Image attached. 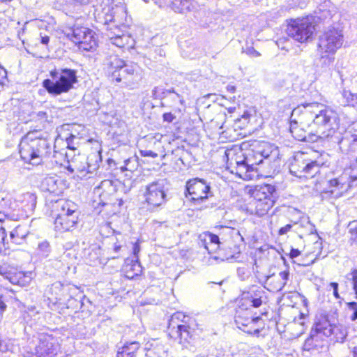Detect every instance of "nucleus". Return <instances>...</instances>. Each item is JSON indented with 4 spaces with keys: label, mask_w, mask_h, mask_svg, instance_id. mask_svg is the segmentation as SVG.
<instances>
[{
    "label": "nucleus",
    "mask_w": 357,
    "mask_h": 357,
    "mask_svg": "<svg viewBox=\"0 0 357 357\" xmlns=\"http://www.w3.org/2000/svg\"><path fill=\"white\" fill-rule=\"evenodd\" d=\"M337 114L326 105L317 102H305L291 112L289 130L298 141H308L310 135L322 140L340 142Z\"/></svg>",
    "instance_id": "obj_1"
},
{
    "label": "nucleus",
    "mask_w": 357,
    "mask_h": 357,
    "mask_svg": "<svg viewBox=\"0 0 357 357\" xmlns=\"http://www.w3.org/2000/svg\"><path fill=\"white\" fill-rule=\"evenodd\" d=\"M21 158L33 165H40L51 154V146L45 139H33L30 135L23 137L19 144Z\"/></svg>",
    "instance_id": "obj_2"
},
{
    "label": "nucleus",
    "mask_w": 357,
    "mask_h": 357,
    "mask_svg": "<svg viewBox=\"0 0 357 357\" xmlns=\"http://www.w3.org/2000/svg\"><path fill=\"white\" fill-rule=\"evenodd\" d=\"M196 321L181 312L173 314L169 319L167 331L169 335L178 340L181 344L189 343L196 334Z\"/></svg>",
    "instance_id": "obj_3"
},
{
    "label": "nucleus",
    "mask_w": 357,
    "mask_h": 357,
    "mask_svg": "<svg viewBox=\"0 0 357 357\" xmlns=\"http://www.w3.org/2000/svg\"><path fill=\"white\" fill-rule=\"evenodd\" d=\"M50 74L52 79H45L43 85L49 93L54 96L68 92L77 82L75 70L58 68L51 70Z\"/></svg>",
    "instance_id": "obj_4"
},
{
    "label": "nucleus",
    "mask_w": 357,
    "mask_h": 357,
    "mask_svg": "<svg viewBox=\"0 0 357 357\" xmlns=\"http://www.w3.org/2000/svg\"><path fill=\"white\" fill-rule=\"evenodd\" d=\"M275 186L271 184L257 185L253 190V200L250 204L251 213L258 216L266 215L275 204Z\"/></svg>",
    "instance_id": "obj_5"
},
{
    "label": "nucleus",
    "mask_w": 357,
    "mask_h": 357,
    "mask_svg": "<svg viewBox=\"0 0 357 357\" xmlns=\"http://www.w3.org/2000/svg\"><path fill=\"white\" fill-rule=\"evenodd\" d=\"M100 4L95 6L94 15L98 21L104 24L114 22V25L125 27L127 23V10L122 5H109V0H100Z\"/></svg>",
    "instance_id": "obj_6"
},
{
    "label": "nucleus",
    "mask_w": 357,
    "mask_h": 357,
    "mask_svg": "<svg viewBox=\"0 0 357 357\" xmlns=\"http://www.w3.org/2000/svg\"><path fill=\"white\" fill-rule=\"evenodd\" d=\"M137 64H128L117 56L111 57L109 63V71L111 77L117 82H123L127 86L137 84L139 75Z\"/></svg>",
    "instance_id": "obj_7"
},
{
    "label": "nucleus",
    "mask_w": 357,
    "mask_h": 357,
    "mask_svg": "<svg viewBox=\"0 0 357 357\" xmlns=\"http://www.w3.org/2000/svg\"><path fill=\"white\" fill-rule=\"evenodd\" d=\"M344 42L343 29L340 25L328 26L319 37L318 51L335 54Z\"/></svg>",
    "instance_id": "obj_8"
},
{
    "label": "nucleus",
    "mask_w": 357,
    "mask_h": 357,
    "mask_svg": "<svg viewBox=\"0 0 357 357\" xmlns=\"http://www.w3.org/2000/svg\"><path fill=\"white\" fill-rule=\"evenodd\" d=\"M235 323L243 332L258 336L264 327L263 320L259 317H253L250 308L239 307L236 309Z\"/></svg>",
    "instance_id": "obj_9"
},
{
    "label": "nucleus",
    "mask_w": 357,
    "mask_h": 357,
    "mask_svg": "<svg viewBox=\"0 0 357 357\" xmlns=\"http://www.w3.org/2000/svg\"><path fill=\"white\" fill-rule=\"evenodd\" d=\"M33 350L27 351L24 357H55L60 349L57 339L52 335L40 334Z\"/></svg>",
    "instance_id": "obj_10"
},
{
    "label": "nucleus",
    "mask_w": 357,
    "mask_h": 357,
    "mask_svg": "<svg viewBox=\"0 0 357 357\" xmlns=\"http://www.w3.org/2000/svg\"><path fill=\"white\" fill-rule=\"evenodd\" d=\"M167 183L165 179H158L146 185L144 197L149 209L155 210L166 202Z\"/></svg>",
    "instance_id": "obj_11"
},
{
    "label": "nucleus",
    "mask_w": 357,
    "mask_h": 357,
    "mask_svg": "<svg viewBox=\"0 0 357 357\" xmlns=\"http://www.w3.org/2000/svg\"><path fill=\"white\" fill-rule=\"evenodd\" d=\"M328 183V192L334 197H339L357 186V174L353 171H344L338 177L329 180Z\"/></svg>",
    "instance_id": "obj_12"
},
{
    "label": "nucleus",
    "mask_w": 357,
    "mask_h": 357,
    "mask_svg": "<svg viewBox=\"0 0 357 357\" xmlns=\"http://www.w3.org/2000/svg\"><path fill=\"white\" fill-rule=\"evenodd\" d=\"M315 31L314 25L309 17L297 19L287 28V34L300 43L307 42Z\"/></svg>",
    "instance_id": "obj_13"
},
{
    "label": "nucleus",
    "mask_w": 357,
    "mask_h": 357,
    "mask_svg": "<svg viewBox=\"0 0 357 357\" xmlns=\"http://www.w3.org/2000/svg\"><path fill=\"white\" fill-rule=\"evenodd\" d=\"M210 189V185L205 181L196 178L187 182L185 196L195 204H199L208 199Z\"/></svg>",
    "instance_id": "obj_14"
},
{
    "label": "nucleus",
    "mask_w": 357,
    "mask_h": 357,
    "mask_svg": "<svg viewBox=\"0 0 357 357\" xmlns=\"http://www.w3.org/2000/svg\"><path fill=\"white\" fill-rule=\"evenodd\" d=\"M290 172L299 178H310L319 172V166L316 161L305 160L297 156L291 163Z\"/></svg>",
    "instance_id": "obj_15"
},
{
    "label": "nucleus",
    "mask_w": 357,
    "mask_h": 357,
    "mask_svg": "<svg viewBox=\"0 0 357 357\" xmlns=\"http://www.w3.org/2000/svg\"><path fill=\"white\" fill-rule=\"evenodd\" d=\"M77 253L75 249L66 248L65 251L59 256L51 259L52 265L56 269L63 272L70 270V266L75 263Z\"/></svg>",
    "instance_id": "obj_16"
},
{
    "label": "nucleus",
    "mask_w": 357,
    "mask_h": 357,
    "mask_svg": "<svg viewBox=\"0 0 357 357\" xmlns=\"http://www.w3.org/2000/svg\"><path fill=\"white\" fill-rule=\"evenodd\" d=\"M265 292L261 288L252 289L248 292L243 293L239 307L245 308L259 307L261 305Z\"/></svg>",
    "instance_id": "obj_17"
},
{
    "label": "nucleus",
    "mask_w": 357,
    "mask_h": 357,
    "mask_svg": "<svg viewBox=\"0 0 357 357\" xmlns=\"http://www.w3.org/2000/svg\"><path fill=\"white\" fill-rule=\"evenodd\" d=\"M289 278V271L285 270L278 274H273L266 278L268 289L271 291H280L287 284Z\"/></svg>",
    "instance_id": "obj_18"
},
{
    "label": "nucleus",
    "mask_w": 357,
    "mask_h": 357,
    "mask_svg": "<svg viewBox=\"0 0 357 357\" xmlns=\"http://www.w3.org/2000/svg\"><path fill=\"white\" fill-rule=\"evenodd\" d=\"M236 166L231 169V172L235 174L239 178L244 180H251L257 176L253 170V163H249L246 158L241 160H236Z\"/></svg>",
    "instance_id": "obj_19"
},
{
    "label": "nucleus",
    "mask_w": 357,
    "mask_h": 357,
    "mask_svg": "<svg viewBox=\"0 0 357 357\" xmlns=\"http://www.w3.org/2000/svg\"><path fill=\"white\" fill-rule=\"evenodd\" d=\"M62 181L56 176H47L40 183V188L44 192L59 195L62 191Z\"/></svg>",
    "instance_id": "obj_20"
},
{
    "label": "nucleus",
    "mask_w": 357,
    "mask_h": 357,
    "mask_svg": "<svg viewBox=\"0 0 357 357\" xmlns=\"http://www.w3.org/2000/svg\"><path fill=\"white\" fill-rule=\"evenodd\" d=\"M199 245L204 247L209 253L218 248L220 243L218 235L206 231L199 235Z\"/></svg>",
    "instance_id": "obj_21"
},
{
    "label": "nucleus",
    "mask_w": 357,
    "mask_h": 357,
    "mask_svg": "<svg viewBox=\"0 0 357 357\" xmlns=\"http://www.w3.org/2000/svg\"><path fill=\"white\" fill-rule=\"evenodd\" d=\"M313 333L318 337L319 335H323L326 337H331L332 331V324L325 316H321L317 319L314 324V327L312 330Z\"/></svg>",
    "instance_id": "obj_22"
},
{
    "label": "nucleus",
    "mask_w": 357,
    "mask_h": 357,
    "mask_svg": "<svg viewBox=\"0 0 357 357\" xmlns=\"http://www.w3.org/2000/svg\"><path fill=\"white\" fill-rule=\"evenodd\" d=\"M64 214H58L55 219V227L61 231L70 230L77 222V215L65 216Z\"/></svg>",
    "instance_id": "obj_23"
},
{
    "label": "nucleus",
    "mask_w": 357,
    "mask_h": 357,
    "mask_svg": "<svg viewBox=\"0 0 357 357\" xmlns=\"http://www.w3.org/2000/svg\"><path fill=\"white\" fill-rule=\"evenodd\" d=\"M151 348H149L146 353V356L153 357H169V346L161 342L154 340L151 344Z\"/></svg>",
    "instance_id": "obj_24"
},
{
    "label": "nucleus",
    "mask_w": 357,
    "mask_h": 357,
    "mask_svg": "<svg viewBox=\"0 0 357 357\" xmlns=\"http://www.w3.org/2000/svg\"><path fill=\"white\" fill-rule=\"evenodd\" d=\"M57 207L60 208L59 214H64L65 216H78L77 205L70 200H59L56 202Z\"/></svg>",
    "instance_id": "obj_25"
},
{
    "label": "nucleus",
    "mask_w": 357,
    "mask_h": 357,
    "mask_svg": "<svg viewBox=\"0 0 357 357\" xmlns=\"http://www.w3.org/2000/svg\"><path fill=\"white\" fill-rule=\"evenodd\" d=\"M89 29L84 26H74L66 31V36L75 44L80 43Z\"/></svg>",
    "instance_id": "obj_26"
},
{
    "label": "nucleus",
    "mask_w": 357,
    "mask_h": 357,
    "mask_svg": "<svg viewBox=\"0 0 357 357\" xmlns=\"http://www.w3.org/2000/svg\"><path fill=\"white\" fill-rule=\"evenodd\" d=\"M138 342H132L124 345L117 353V357H137V352L139 349Z\"/></svg>",
    "instance_id": "obj_27"
},
{
    "label": "nucleus",
    "mask_w": 357,
    "mask_h": 357,
    "mask_svg": "<svg viewBox=\"0 0 357 357\" xmlns=\"http://www.w3.org/2000/svg\"><path fill=\"white\" fill-rule=\"evenodd\" d=\"M83 38L80 43H78L81 48L90 51L96 47V40L94 38L93 32L91 29H89L88 32H86Z\"/></svg>",
    "instance_id": "obj_28"
},
{
    "label": "nucleus",
    "mask_w": 357,
    "mask_h": 357,
    "mask_svg": "<svg viewBox=\"0 0 357 357\" xmlns=\"http://www.w3.org/2000/svg\"><path fill=\"white\" fill-rule=\"evenodd\" d=\"M28 234V231L23 226H17L10 232V238L16 244H21Z\"/></svg>",
    "instance_id": "obj_29"
},
{
    "label": "nucleus",
    "mask_w": 357,
    "mask_h": 357,
    "mask_svg": "<svg viewBox=\"0 0 357 357\" xmlns=\"http://www.w3.org/2000/svg\"><path fill=\"white\" fill-rule=\"evenodd\" d=\"M331 336L336 342H343L347 335V331L345 326L342 324L332 325Z\"/></svg>",
    "instance_id": "obj_30"
},
{
    "label": "nucleus",
    "mask_w": 357,
    "mask_h": 357,
    "mask_svg": "<svg viewBox=\"0 0 357 357\" xmlns=\"http://www.w3.org/2000/svg\"><path fill=\"white\" fill-rule=\"evenodd\" d=\"M190 0H171L170 8L177 13H183L189 10Z\"/></svg>",
    "instance_id": "obj_31"
},
{
    "label": "nucleus",
    "mask_w": 357,
    "mask_h": 357,
    "mask_svg": "<svg viewBox=\"0 0 357 357\" xmlns=\"http://www.w3.org/2000/svg\"><path fill=\"white\" fill-rule=\"evenodd\" d=\"M138 157L137 155H133L125 160L124 165L121 167V170L122 172L130 171L132 172L138 168Z\"/></svg>",
    "instance_id": "obj_32"
},
{
    "label": "nucleus",
    "mask_w": 357,
    "mask_h": 357,
    "mask_svg": "<svg viewBox=\"0 0 357 357\" xmlns=\"http://www.w3.org/2000/svg\"><path fill=\"white\" fill-rule=\"evenodd\" d=\"M51 251V245L50 243L46 240L40 242L36 248L37 255L43 258L48 257Z\"/></svg>",
    "instance_id": "obj_33"
},
{
    "label": "nucleus",
    "mask_w": 357,
    "mask_h": 357,
    "mask_svg": "<svg viewBox=\"0 0 357 357\" xmlns=\"http://www.w3.org/2000/svg\"><path fill=\"white\" fill-rule=\"evenodd\" d=\"M249 163H253V170L257 172V169L256 166L263 162L262 155L258 153L257 151H252L248 156L245 157Z\"/></svg>",
    "instance_id": "obj_34"
},
{
    "label": "nucleus",
    "mask_w": 357,
    "mask_h": 357,
    "mask_svg": "<svg viewBox=\"0 0 357 357\" xmlns=\"http://www.w3.org/2000/svg\"><path fill=\"white\" fill-rule=\"evenodd\" d=\"M109 40L112 45L119 48H123L130 43L131 38L129 35H121V37H114V39H110Z\"/></svg>",
    "instance_id": "obj_35"
},
{
    "label": "nucleus",
    "mask_w": 357,
    "mask_h": 357,
    "mask_svg": "<svg viewBox=\"0 0 357 357\" xmlns=\"http://www.w3.org/2000/svg\"><path fill=\"white\" fill-rule=\"evenodd\" d=\"M121 25H113L112 26L108 28L107 29L106 36L108 37L109 40L114 39V37H121V35H126L123 32V31L120 29Z\"/></svg>",
    "instance_id": "obj_36"
},
{
    "label": "nucleus",
    "mask_w": 357,
    "mask_h": 357,
    "mask_svg": "<svg viewBox=\"0 0 357 357\" xmlns=\"http://www.w3.org/2000/svg\"><path fill=\"white\" fill-rule=\"evenodd\" d=\"M342 96L347 105L357 108V93H353L349 91H344Z\"/></svg>",
    "instance_id": "obj_37"
},
{
    "label": "nucleus",
    "mask_w": 357,
    "mask_h": 357,
    "mask_svg": "<svg viewBox=\"0 0 357 357\" xmlns=\"http://www.w3.org/2000/svg\"><path fill=\"white\" fill-rule=\"evenodd\" d=\"M320 54V62L321 63L322 66L324 67H329L331 65H333L335 57L334 54H329L326 53H321Z\"/></svg>",
    "instance_id": "obj_38"
},
{
    "label": "nucleus",
    "mask_w": 357,
    "mask_h": 357,
    "mask_svg": "<svg viewBox=\"0 0 357 357\" xmlns=\"http://www.w3.org/2000/svg\"><path fill=\"white\" fill-rule=\"evenodd\" d=\"M348 232L349 240L352 242H357V220L351 221L348 225Z\"/></svg>",
    "instance_id": "obj_39"
},
{
    "label": "nucleus",
    "mask_w": 357,
    "mask_h": 357,
    "mask_svg": "<svg viewBox=\"0 0 357 357\" xmlns=\"http://www.w3.org/2000/svg\"><path fill=\"white\" fill-rule=\"evenodd\" d=\"M317 337H318L313 333V331H311L310 337L307 338L304 343V349L309 351L316 347L314 344V340Z\"/></svg>",
    "instance_id": "obj_40"
},
{
    "label": "nucleus",
    "mask_w": 357,
    "mask_h": 357,
    "mask_svg": "<svg viewBox=\"0 0 357 357\" xmlns=\"http://www.w3.org/2000/svg\"><path fill=\"white\" fill-rule=\"evenodd\" d=\"M130 268L133 270L135 273L131 274L128 271H126V276L130 278H132L135 275H138L142 271L141 266L137 262L135 263Z\"/></svg>",
    "instance_id": "obj_41"
},
{
    "label": "nucleus",
    "mask_w": 357,
    "mask_h": 357,
    "mask_svg": "<svg viewBox=\"0 0 357 357\" xmlns=\"http://www.w3.org/2000/svg\"><path fill=\"white\" fill-rule=\"evenodd\" d=\"M264 146L266 147L267 149H262L257 151L258 153L262 155L263 160L264 159H268V157L270 156V154L271 153V151L270 150L271 146L268 144H264Z\"/></svg>",
    "instance_id": "obj_42"
},
{
    "label": "nucleus",
    "mask_w": 357,
    "mask_h": 357,
    "mask_svg": "<svg viewBox=\"0 0 357 357\" xmlns=\"http://www.w3.org/2000/svg\"><path fill=\"white\" fill-rule=\"evenodd\" d=\"M6 238V227L3 225H0V250L3 248L5 245V241Z\"/></svg>",
    "instance_id": "obj_43"
},
{
    "label": "nucleus",
    "mask_w": 357,
    "mask_h": 357,
    "mask_svg": "<svg viewBox=\"0 0 357 357\" xmlns=\"http://www.w3.org/2000/svg\"><path fill=\"white\" fill-rule=\"evenodd\" d=\"M350 310H353V314L351 316L352 321L357 319V303L356 302H350L348 303Z\"/></svg>",
    "instance_id": "obj_44"
},
{
    "label": "nucleus",
    "mask_w": 357,
    "mask_h": 357,
    "mask_svg": "<svg viewBox=\"0 0 357 357\" xmlns=\"http://www.w3.org/2000/svg\"><path fill=\"white\" fill-rule=\"evenodd\" d=\"M351 275L352 276L353 289L356 294V298H357V270H354Z\"/></svg>",
    "instance_id": "obj_45"
},
{
    "label": "nucleus",
    "mask_w": 357,
    "mask_h": 357,
    "mask_svg": "<svg viewBox=\"0 0 357 357\" xmlns=\"http://www.w3.org/2000/svg\"><path fill=\"white\" fill-rule=\"evenodd\" d=\"M245 52L248 55L252 57H258L261 55L260 53L256 50H255L253 47H248L246 49Z\"/></svg>",
    "instance_id": "obj_46"
},
{
    "label": "nucleus",
    "mask_w": 357,
    "mask_h": 357,
    "mask_svg": "<svg viewBox=\"0 0 357 357\" xmlns=\"http://www.w3.org/2000/svg\"><path fill=\"white\" fill-rule=\"evenodd\" d=\"M24 198L31 202V208L33 209L36 204V197L31 193H26L24 195Z\"/></svg>",
    "instance_id": "obj_47"
},
{
    "label": "nucleus",
    "mask_w": 357,
    "mask_h": 357,
    "mask_svg": "<svg viewBox=\"0 0 357 357\" xmlns=\"http://www.w3.org/2000/svg\"><path fill=\"white\" fill-rule=\"evenodd\" d=\"M140 153L141 155L144 157H151L153 158L158 157V154L150 150H142L140 151Z\"/></svg>",
    "instance_id": "obj_48"
},
{
    "label": "nucleus",
    "mask_w": 357,
    "mask_h": 357,
    "mask_svg": "<svg viewBox=\"0 0 357 357\" xmlns=\"http://www.w3.org/2000/svg\"><path fill=\"white\" fill-rule=\"evenodd\" d=\"M291 228H292V225L287 224L285 226L282 227L279 229L278 234H279V235H281V236L284 235V234H287L291 230Z\"/></svg>",
    "instance_id": "obj_49"
},
{
    "label": "nucleus",
    "mask_w": 357,
    "mask_h": 357,
    "mask_svg": "<svg viewBox=\"0 0 357 357\" xmlns=\"http://www.w3.org/2000/svg\"><path fill=\"white\" fill-rule=\"evenodd\" d=\"M36 118L41 122H45L47 121V114L45 112L40 111L36 113Z\"/></svg>",
    "instance_id": "obj_50"
},
{
    "label": "nucleus",
    "mask_w": 357,
    "mask_h": 357,
    "mask_svg": "<svg viewBox=\"0 0 357 357\" xmlns=\"http://www.w3.org/2000/svg\"><path fill=\"white\" fill-rule=\"evenodd\" d=\"M10 222V220L8 219L6 215L0 213V222H1L3 226L8 227V223Z\"/></svg>",
    "instance_id": "obj_51"
},
{
    "label": "nucleus",
    "mask_w": 357,
    "mask_h": 357,
    "mask_svg": "<svg viewBox=\"0 0 357 357\" xmlns=\"http://www.w3.org/2000/svg\"><path fill=\"white\" fill-rule=\"evenodd\" d=\"M162 117H163L164 121H166L168 123L172 122L176 118V116L174 114H172V113H165L162 115Z\"/></svg>",
    "instance_id": "obj_52"
},
{
    "label": "nucleus",
    "mask_w": 357,
    "mask_h": 357,
    "mask_svg": "<svg viewBox=\"0 0 357 357\" xmlns=\"http://www.w3.org/2000/svg\"><path fill=\"white\" fill-rule=\"evenodd\" d=\"M237 273L238 276L242 280H245L246 278H248L247 270L245 268H238Z\"/></svg>",
    "instance_id": "obj_53"
},
{
    "label": "nucleus",
    "mask_w": 357,
    "mask_h": 357,
    "mask_svg": "<svg viewBox=\"0 0 357 357\" xmlns=\"http://www.w3.org/2000/svg\"><path fill=\"white\" fill-rule=\"evenodd\" d=\"M330 285L333 289V295H334V296L335 298H338L340 297L339 294H338V291H337L338 284L337 282H331L330 284Z\"/></svg>",
    "instance_id": "obj_54"
},
{
    "label": "nucleus",
    "mask_w": 357,
    "mask_h": 357,
    "mask_svg": "<svg viewBox=\"0 0 357 357\" xmlns=\"http://www.w3.org/2000/svg\"><path fill=\"white\" fill-rule=\"evenodd\" d=\"M300 254H301V252L298 249L291 248L290 253H289V257L291 259H294V258H296L298 256H299Z\"/></svg>",
    "instance_id": "obj_55"
},
{
    "label": "nucleus",
    "mask_w": 357,
    "mask_h": 357,
    "mask_svg": "<svg viewBox=\"0 0 357 357\" xmlns=\"http://www.w3.org/2000/svg\"><path fill=\"white\" fill-rule=\"evenodd\" d=\"M133 248V254L137 257L138 253L140 251V246H139V243L136 242L133 245V248Z\"/></svg>",
    "instance_id": "obj_56"
},
{
    "label": "nucleus",
    "mask_w": 357,
    "mask_h": 357,
    "mask_svg": "<svg viewBox=\"0 0 357 357\" xmlns=\"http://www.w3.org/2000/svg\"><path fill=\"white\" fill-rule=\"evenodd\" d=\"M6 305L2 300V297L0 296V314H2L6 310Z\"/></svg>",
    "instance_id": "obj_57"
},
{
    "label": "nucleus",
    "mask_w": 357,
    "mask_h": 357,
    "mask_svg": "<svg viewBox=\"0 0 357 357\" xmlns=\"http://www.w3.org/2000/svg\"><path fill=\"white\" fill-rule=\"evenodd\" d=\"M351 128L355 130L357 132V121L354 122L351 126ZM353 137L354 141H357V133L353 134Z\"/></svg>",
    "instance_id": "obj_58"
},
{
    "label": "nucleus",
    "mask_w": 357,
    "mask_h": 357,
    "mask_svg": "<svg viewBox=\"0 0 357 357\" xmlns=\"http://www.w3.org/2000/svg\"><path fill=\"white\" fill-rule=\"evenodd\" d=\"M6 70L3 68H0V79H1L3 82V79L6 77Z\"/></svg>",
    "instance_id": "obj_59"
},
{
    "label": "nucleus",
    "mask_w": 357,
    "mask_h": 357,
    "mask_svg": "<svg viewBox=\"0 0 357 357\" xmlns=\"http://www.w3.org/2000/svg\"><path fill=\"white\" fill-rule=\"evenodd\" d=\"M50 41V38L47 36H42L41 37V43L43 45H47Z\"/></svg>",
    "instance_id": "obj_60"
},
{
    "label": "nucleus",
    "mask_w": 357,
    "mask_h": 357,
    "mask_svg": "<svg viewBox=\"0 0 357 357\" xmlns=\"http://www.w3.org/2000/svg\"><path fill=\"white\" fill-rule=\"evenodd\" d=\"M227 91H229V92H234L235 91V86H231V85H228L227 86Z\"/></svg>",
    "instance_id": "obj_61"
},
{
    "label": "nucleus",
    "mask_w": 357,
    "mask_h": 357,
    "mask_svg": "<svg viewBox=\"0 0 357 357\" xmlns=\"http://www.w3.org/2000/svg\"><path fill=\"white\" fill-rule=\"evenodd\" d=\"M155 3L160 7V8H162L163 7V4L160 1V0H155Z\"/></svg>",
    "instance_id": "obj_62"
},
{
    "label": "nucleus",
    "mask_w": 357,
    "mask_h": 357,
    "mask_svg": "<svg viewBox=\"0 0 357 357\" xmlns=\"http://www.w3.org/2000/svg\"><path fill=\"white\" fill-rule=\"evenodd\" d=\"M121 245H115L114 250L116 252H117L121 249Z\"/></svg>",
    "instance_id": "obj_63"
},
{
    "label": "nucleus",
    "mask_w": 357,
    "mask_h": 357,
    "mask_svg": "<svg viewBox=\"0 0 357 357\" xmlns=\"http://www.w3.org/2000/svg\"><path fill=\"white\" fill-rule=\"evenodd\" d=\"M354 357H357V348L356 347L354 348Z\"/></svg>",
    "instance_id": "obj_64"
}]
</instances>
